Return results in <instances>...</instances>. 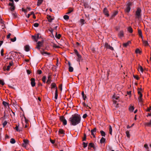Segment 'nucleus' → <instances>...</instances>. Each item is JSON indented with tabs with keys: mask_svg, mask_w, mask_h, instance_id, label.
Here are the masks:
<instances>
[{
	"mask_svg": "<svg viewBox=\"0 0 151 151\" xmlns=\"http://www.w3.org/2000/svg\"><path fill=\"white\" fill-rule=\"evenodd\" d=\"M100 133L101 134V135L103 137H105L106 135V134L102 130L100 131Z\"/></svg>",
	"mask_w": 151,
	"mask_h": 151,
	"instance_id": "nucleus-33",
	"label": "nucleus"
},
{
	"mask_svg": "<svg viewBox=\"0 0 151 151\" xmlns=\"http://www.w3.org/2000/svg\"><path fill=\"white\" fill-rule=\"evenodd\" d=\"M68 64L69 66V71L70 72H72L73 70V68L71 66V64L69 62H68Z\"/></svg>",
	"mask_w": 151,
	"mask_h": 151,
	"instance_id": "nucleus-12",
	"label": "nucleus"
},
{
	"mask_svg": "<svg viewBox=\"0 0 151 151\" xmlns=\"http://www.w3.org/2000/svg\"><path fill=\"white\" fill-rule=\"evenodd\" d=\"M43 0H38L37 2V5L38 6H40L42 4Z\"/></svg>",
	"mask_w": 151,
	"mask_h": 151,
	"instance_id": "nucleus-25",
	"label": "nucleus"
},
{
	"mask_svg": "<svg viewBox=\"0 0 151 151\" xmlns=\"http://www.w3.org/2000/svg\"><path fill=\"white\" fill-rule=\"evenodd\" d=\"M68 11V12L66 13L67 14H69L72 12L73 11V9L71 8H69Z\"/></svg>",
	"mask_w": 151,
	"mask_h": 151,
	"instance_id": "nucleus-31",
	"label": "nucleus"
},
{
	"mask_svg": "<svg viewBox=\"0 0 151 151\" xmlns=\"http://www.w3.org/2000/svg\"><path fill=\"white\" fill-rule=\"evenodd\" d=\"M64 19L66 20H68L69 18V17L67 15H65L63 17Z\"/></svg>",
	"mask_w": 151,
	"mask_h": 151,
	"instance_id": "nucleus-40",
	"label": "nucleus"
},
{
	"mask_svg": "<svg viewBox=\"0 0 151 151\" xmlns=\"http://www.w3.org/2000/svg\"><path fill=\"white\" fill-rule=\"evenodd\" d=\"M8 6H10L9 9L12 12L14 11L15 9V6L14 3H9L8 4Z\"/></svg>",
	"mask_w": 151,
	"mask_h": 151,
	"instance_id": "nucleus-3",
	"label": "nucleus"
},
{
	"mask_svg": "<svg viewBox=\"0 0 151 151\" xmlns=\"http://www.w3.org/2000/svg\"><path fill=\"white\" fill-rule=\"evenodd\" d=\"M37 73L39 74H40L42 73V71L41 70H38L37 71Z\"/></svg>",
	"mask_w": 151,
	"mask_h": 151,
	"instance_id": "nucleus-61",
	"label": "nucleus"
},
{
	"mask_svg": "<svg viewBox=\"0 0 151 151\" xmlns=\"http://www.w3.org/2000/svg\"><path fill=\"white\" fill-rule=\"evenodd\" d=\"M131 5V3L130 2L129 3L127 6L126 8L125 9V12H126L128 13L130 10V6Z\"/></svg>",
	"mask_w": 151,
	"mask_h": 151,
	"instance_id": "nucleus-6",
	"label": "nucleus"
},
{
	"mask_svg": "<svg viewBox=\"0 0 151 151\" xmlns=\"http://www.w3.org/2000/svg\"><path fill=\"white\" fill-rule=\"evenodd\" d=\"M142 41H143V43L145 46H147L149 44H148V43L147 41H144V40H142Z\"/></svg>",
	"mask_w": 151,
	"mask_h": 151,
	"instance_id": "nucleus-32",
	"label": "nucleus"
},
{
	"mask_svg": "<svg viewBox=\"0 0 151 151\" xmlns=\"http://www.w3.org/2000/svg\"><path fill=\"white\" fill-rule=\"evenodd\" d=\"M61 37V35L60 34L57 35V32H56L55 37L56 38L59 39Z\"/></svg>",
	"mask_w": 151,
	"mask_h": 151,
	"instance_id": "nucleus-29",
	"label": "nucleus"
},
{
	"mask_svg": "<svg viewBox=\"0 0 151 151\" xmlns=\"http://www.w3.org/2000/svg\"><path fill=\"white\" fill-rule=\"evenodd\" d=\"M87 116V114H84L83 116V118L84 119Z\"/></svg>",
	"mask_w": 151,
	"mask_h": 151,
	"instance_id": "nucleus-63",
	"label": "nucleus"
},
{
	"mask_svg": "<svg viewBox=\"0 0 151 151\" xmlns=\"http://www.w3.org/2000/svg\"><path fill=\"white\" fill-rule=\"evenodd\" d=\"M126 134L127 137L128 138H129L130 137V135L129 132V131H127L126 132Z\"/></svg>",
	"mask_w": 151,
	"mask_h": 151,
	"instance_id": "nucleus-48",
	"label": "nucleus"
},
{
	"mask_svg": "<svg viewBox=\"0 0 151 151\" xmlns=\"http://www.w3.org/2000/svg\"><path fill=\"white\" fill-rule=\"evenodd\" d=\"M135 52L136 53H140L141 52L138 49H136L135 50Z\"/></svg>",
	"mask_w": 151,
	"mask_h": 151,
	"instance_id": "nucleus-44",
	"label": "nucleus"
},
{
	"mask_svg": "<svg viewBox=\"0 0 151 151\" xmlns=\"http://www.w3.org/2000/svg\"><path fill=\"white\" fill-rule=\"evenodd\" d=\"M141 10L140 9L138 8L137 9V11L136 12V15L137 16V18H139L140 16V13Z\"/></svg>",
	"mask_w": 151,
	"mask_h": 151,
	"instance_id": "nucleus-7",
	"label": "nucleus"
},
{
	"mask_svg": "<svg viewBox=\"0 0 151 151\" xmlns=\"http://www.w3.org/2000/svg\"><path fill=\"white\" fill-rule=\"evenodd\" d=\"M41 47V46L40 45L37 44V45L35 47V48L38 49L40 51V47Z\"/></svg>",
	"mask_w": 151,
	"mask_h": 151,
	"instance_id": "nucleus-46",
	"label": "nucleus"
},
{
	"mask_svg": "<svg viewBox=\"0 0 151 151\" xmlns=\"http://www.w3.org/2000/svg\"><path fill=\"white\" fill-rule=\"evenodd\" d=\"M43 42L44 41L43 40H42L41 41H38L37 42V44L40 45L41 46H42L43 45Z\"/></svg>",
	"mask_w": 151,
	"mask_h": 151,
	"instance_id": "nucleus-24",
	"label": "nucleus"
},
{
	"mask_svg": "<svg viewBox=\"0 0 151 151\" xmlns=\"http://www.w3.org/2000/svg\"><path fill=\"white\" fill-rule=\"evenodd\" d=\"M83 147L84 148H85L87 146V143H86L85 142H83Z\"/></svg>",
	"mask_w": 151,
	"mask_h": 151,
	"instance_id": "nucleus-49",
	"label": "nucleus"
},
{
	"mask_svg": "<svg viewBox=\"0 0 151 151\" xmlns=\"http://www.w3.org/2000/svg\"><path fill=\"white\" fill-rule=\"evenodd\" d=\"M31 85H35V78H32L30 79Z\"/></svg>",
	"mask_w": 151,
	"mask_h": 151,
	"instance_id": "nucleus-16",
	"label": "nucleus"
},
{
	"mask_svg": "<svg viewBox=\"0 0 151 151\" xmlns=\"http://www.w3.org/2000/svg\"><path fill=\"white\" fill-rule=\"evenodd\" d=\"M15 129L17 130V131L18 132H20L21 131V130L19 128L18 126H17L15 127Z\"/></svg>",
	"mask_w": 151,
	"mask_h": 151,
	"instance_id": "nucleus-45",
	"label": "nucleus"
},
{
	"mask_svg": "<svg viewBox=\"0 0 151 151\" xmlns=\"http://www.w3.org/2000/svg\"><path fill=\"white\" fill-rule=\"evenodd\" d=\"M134 109V106H131L129 108V110L131 112H133Z\"/></svg>",
	"mask_w": 151,
	"mask_h": 151,
	"instance_id": "nucleus-35",
	"label": "nucleus"
},
{
	"mask_svg": "<svg viewBox=\"0 0 151 151\" xmlns=\"http://www.w3.org/2000/svg\"><path fill=\"white\" fill-rule=\"evenodd\" d=\"M89 145L91 147H93V144L92 143H89Z\"/></svg>",
	"mask_w": 151,
	"mask_h": 151,
	"instance_id": "nucleus-60",
	"label": "nucleus"
},
{
	"mask_svg": "<svg viewBox=\"0 0 151 151\" xmlns=\"http://www.w3.org/2000/svg\"><path fill=\"white\" fill-rule=\"evenodd\" d=\"M128 31L130 33H132L133 32L132 29L131 27H129L128 28Z\"/></svg>",
	"mask_w": 151,
	"mask_h": 151,
	"instance_id": "nucleus-42",
	"label": "nucleus"
},
{
	"mask_svg": "<svg viewBox=\"0 0 151 151\" xmlns=\"http://www.w3.org/2000/svg\"><path fill=\"white\" fill-rule=\"evenodd\" d=\"M144 147L145 148V149H146L147 150H148L149 148L148 145L147 144H145L144 145Z\"/></svg>",
	"mask_w": 151,
	"mask_h": 151,
	"instance_id": "nucleus-55",
	"label": "nucleus"
},
{
	"mask_svg": "<svg viewBox=\"0 0 151 151\" xmlns=\"http://www.w3.org/2000/svg\"><path fill=\"white\" fill-rule=\"evenodd\" d=\"M2 103L4 105L5 107H6L7 106H8V104L6 102L3 101Z\"/></svg>",
	"mask_w": 151,
	"mask_h": 151,
	"instance_id": "nucleus-41",
	"label": "nucleus"
},
{
	"mask_svg": "<svg viewBox=\"0 0 151 151\" xmlns=\"http://www.w3.org/2000/svg\"><path fill=\"white\" fill-rule=\"evenodd\" d=\"M81 94L82 95V97L84 100H85L86 98V96L84 95V93L83 91L82 92Z\"/></svg>",
	"mask_w": 151,
	"mask_h": 151,
	"instance_id": "nucleus-30",
	"label": "nucleus"
},
{
	"mask_svg": "<svg viewBox=\"0 0 151 151\" xmlns=\"http://www.w3.org/2000/svg\"><path fill=\"white\" fill-rule=\"evenodd\" d=\"M96 128H94L93 129H92L91 130V134L94 137H95V136L94 134V132H96Z\"/></svg>",
	"mask_w": 151,
	"mask_h": 151,
	"instance_id": "nucleus-13",
	"label": "nucleus"
},
{
	"mask_svg": "<svg viewBox=\"0 0 151 151\" xmlns=\"http://www.w3.org/2000/svg\"><path fill=\"white\" fill-rule=\"evenodd\" d=\"M76 55L78 57V60L79 61L81 59V58L82 57L81 55L79 53L77 54V55Z\"/></svg>",
	"mask_w": 151,
	"mask_h": 151,
	"instance_id": "nucleus-38",
	"label": "nucleus"
},
{
	"mask_svg": "<svg viewBox=\"0 0 151 151\" xmlns=\"http://www.w3.org/2000/svg\"><path fill=\"white\" fill-rule=\"evenodd\" d=\"M112 127L111 126H110L109 127V133L111 135H112Z\"/></svg>",
	"mask_w": 151,
	"mask_h": 151,
	"instance_id": "nucleus-34",
	"label": "nucleus"
},
{
	"mask_svg": "<svg viewBox=\"0 0 151 151\" xmlns=\"http://www.w3.org/2000/svg\"><path fill=\"white\" fill-rule=\"evenodd\" d=\"M105 141V139L103 137H102L100 139V143L101 144L104 143Z\"/></svg>",
	"mask_w": 151,
	"mask_h": 151,
	"instance_id": "nucleus-26",
	"label": "nucleus"
},
{
	"mask_svg": "<svg viewBox=\"0 0 151 151\" xmlns=\"http://www.w3.org/2000/svg\"><path fill=\"white\" fill-rule=\"evenodd\" d=\"M105 47L106 48L109 49L111 50H114L113 48L109 45L107 43H106L105 44Z\"/></svg>",
	"mask_w": 151,
	"mask_h": 151,
	"instance_id": "nucleus-9",
	"label": "nucleus"
},
{
	"mask_svg": "<svg viewBox=\"0 0 151 151\" xmlns=\"http://www.w3.org/2000/svg\"><path fill=\"white\" fill-rule=\"evenodd\" d=\"M27 72L28 75L30 74V73H31V71L29 70H27Z\"/></svg>",
	"mask_w": 151,
	"mask_h": 151,
	"instance_id": "nucleus-62",
	"label": "nucleus"
},
{
	"mask_svg": "<svg viewBox=\"0 0 151 151\" xmlns=\"http://www.w3.org/2000/svg\"><path fill=\"white\" fill-rule=\"evenodd\" d=\"M131 43V42L130 41H128L127 43H123V45L124 47H126L127 46H128L129 44H130Z\"/></svg>",
	"mask_w": 151,
	"mask_h": 151,
	"instance_id": "nucleus-20",
	"label": "nucleus"
},
{
	"mask_svg": "<svg viewBox=\"0 0 151 151\" xmlns=\"http://www.w3.org/2000/svg\"><path fill=\"white\" fill-rule=\"evenodd\" d=\"M138 32L139 36L142 39L143 36L142 35V32L141 30L139 29H138Z\"/></svg>",
	"mask_w": 151,
	"mask_h": 151,
	"instance_id": "nucleus-19",
	"label": "nucleus"
},
{
	"mask_svg": "<svg viewBox=\"0 0 151 151\" xmlns=\"http://www.w3.org/2000/svg\"><path fill=\"white\" fill-rule=\"evenodd\" d=\"M28 140L24 139L23 140V143L22 144L23 146L24 147H25L26 145L28 144Z\"/></svg>",
	"mask_w": 151,
	"mask_h": 151,
	"instance_id": "nucleus-15",
	"label": "nucleus"
},
{
	"mask_svg": "<svg viewBox=\"0 0 151 151\" xmlns=\"http://www.w3.org/2000/svg\"><path fill=\"white\" fill-rule=\"evenodd\" d=\"M63 124L64 125H66L67 124V122L66 120L65 119L64 121H63Z\"/></svg>",
	"mask_w": 151,
	"mask_h": 151,
	"instance_id": "nucleus-53",
	"label": "nucleus"
},
{
	"mask_svg": "<svg viewBox=\"0 0 151 151\" xmlns=\"http://www.w3.org/2000/svg\"><path fill=\"white\" fill-rule=\"evenodd\" d=\"M145 125L148 127H150L151 126V119L149 122L145 123Z\"/></svg>",
	"mask_w": 151,
	"mask_h": 151,
	"instance_id": "nucleus-27",
	"label": "nucleus"
},
{
	"mask_svg": "<svg viewBox=\"0 0 151 151\" xmlns=\"http://www.w3.org/2000/svg\"><path fill=\"white\" fill-rule=\"evenodd\" d=\"M151 110V106H150V108H147V109L146 110V111H149Z\"/></svg>",
	"mask_w": 151,
	"mask_h": 151,
	"instance_id": "nucleus-64",
	"label": "nucleus"
},
{
	"mask_svg": "<svg viewBox=\"0 0 151 151\" xmlns=\"http://www.w3.org/2000/svg\"><path fill=\"white\" fill-rule=\"evenodd\" d=\"M124 33L122 31H121L119 33V36L120 37H122L123 36Z\"/></svg>",
	"mask_w": 151,
	"mask_h": 151,
	"instance_id": "nucleus-28",
	"label": "nucleus"
},
{
	"mask_svg": "<svg viewBox=\"0 0 151 151\" xmlns=\"http://www.w3.org/2000/svg\"><path fill=\"white\" fill-rule=\"evenodd\" d=\"M5 84L4 81L3 80H2L0 79V84L1 85H4Z\"/></svg>",
	"mask_w": 151,
	"mask_h": 151,
	"instance_id": "nucleus-43",
	"label": "nucleus"
},
{
	"mask_svg": "<svg viewBox=\"0 0 151 151\" xmlns=\"http://www.w3.org/2000/svg\"><path fill=\"white\" fill-rule=\"evenodd\" d=\"M103 12L104 14L107 17L109 16V14H108V11L106 8H105L103 11Z\"/></svg>",
	"mask_w": 151,
	"mask_h": 151,
	"instance_id": "nucleus-11",
	"label": "nucleus"
},
{
	"mask_svg": "<svg viewBox=\"0 0 151 151\" xmlns=\"http://www.w3.org/2000/svg\"><path fill=\"white\" fill-rule=\"evenodd\" d=\"M138 70L139 71H140L142 73L143 72V69L142 67L141 66L139 65V68H138Z\"/></svg>",
	"mask_w": 151,
	"mask_h": 151,
	"instance_id": "nucleus-36",
	"label": "nucleus"
},
{
	"mask_svg": "<svg viewBox=\"0 0 151 151\" xmlns=\"http://www.w3.org/2000/svg\"><path fill=\"white\" fill-rule=\"evenodd\" d=\"M47 81L46 82V83L47 84H50L51 83V82L52 81L51 80V76L50 75H49L47 77Z\"/></svg>",
	"mask_w": 151,
	"mask_h": 151,
	"instance_id": "nucleus-10",
	"label": "nucleus"
},
{
	"mask_svg": "<svg viewBox=\"0 0 151 151\" xmlns=\"http://www.w3.org/2000/svg\"><path fill=\"white\" fill-rule=\"evenodd\" d=\"M10 67H11V66L10 65H8L7 66L6 68V70L7 71H9L10 69Z\"/></svg>",
	"mask_w": 151,
	"mask_h": 151,
	"instance_id": "nucleus-59",
	"label": "nucleus"
},
{
	"mask_svg": "<svg viewBox=\"0 0 151 151\" xmlns=\"http://www.w3.org/2000/svg\"><path fill=\"white\" fill-rule=\"evenodd\" d=\"M81 120V117L77 114L73 115L69 119L70 122V124L75 126L78 124L80 122Z\"/></svg>",
	"mask_w": 151,
	"mask_h": 151,
	"instance_id": "nucleus-1",
	"label": "nucleus"
},
{
	"mask_svg": "<svg viewBox=\"0 0 151 151\" xmlns=\"http://www.w3.org/2000/svg\"><path fill=\"white\" fill-rule=\"evenodd\" d=\"M56 86H52L51 87V88H52V89L54 88V89H55V98L56 99H57L58 98V91H57V87Z\"/></svg>",
	"mask_w": 151,
	"mask_h": 151,
	"instance_id": "nucleus-5",
	"label": "nucleus"
},
{
	"mask_svg": "<svg viewBox=\"0 0 151 151\" xmlns=\"http://www.w3.org/2000/svg\"><path fill=\"white\" fill-rule=\"evenodd\" d=\"M134 78L138 80L139 79V77L137 75H134Z\"/></svg>",
	"mask_w": 151,
	"mask_h": 151,
	"instance_id": "nucleus-56",
	"label": "nucleus"
},
{
	"mask_svg": "<svg viewBox=\"0 0 151 151\" xmlns=\"http://www.w3.org/2000/svg\"><path fill=\"white\" fill-rule=\"evenodd\" d=\"M83 5L85 8L91 9V6L89 5L87 2H84Z\"/></svg>",
	"mask_w": 151,
	"mask_h": 151,
	"instance_id": "nucleus-8",
	"label": "nucleus"
},
{
	"mask_svg": "<svg viewBox=\"0 0 151 151\" xmlns=\"http://www.w3.org/2000/svg\"><path fill=\"white\" fill-rule=\"evenodd\" d=\"M118 14V12L117 11H114L113 12V14L111 15V17L112 18L114 17L115 16H116L117 14Z\"/></svg>",
	"mask_w": 151,
	"mask_h": 151,
	"instance_id": "nucleus-22",
	"label": "nucleus"
},
{
	"mask_svg": "<svg viewBox=\"0 0 151 151\" xmlns=\"http://www.w3.org/2000/svg\"><path fill=\"white\" fill-rule=\"evenodd\" d=\"M60 120L62 122H63L64 120L65 119V117L63 116H61L60 118Z\"/></svg>",
	"mask_w": 151,
	"mask_h": 151,
	"instance_id": "nucleus-47",
	"label": "nucleus"
},
{
	"mask_svg": "<svg viewBox=\"0 0 151 151\" xmlns=\"http://www.w3.org/2000/svg\"><path fill=\"white\" fill-rule=\"evenodd\" d=\"M4 50L3 49H1V56H3L4 55Z\"/></svg>",
	"mask_w": 151,
	"mask_h": 151,
	"instance_id": "nucleus-58",
	"label": "nucleus"
},
{
	"mask_svg": "<svg viewBox=\"0 0 151 151\" xmlns=\"http://www.w3.org/2000/svg\"><path fill=\"white\" fill-rule=\"evenodd\" d=\"M10 142L12 144H14L15 142V140L14 139L11 138L10 139Z\"/></svg>",
	"mask_w": 151,
	"mask_h": 151,
	"instance_id": "nucleus-37",
	"label": "nucleus"
},
{
	"mask_svg": "<svg viewBox=\"0 0 151 151\" xmlns=\"http://www.w3.org/2000/svg\"><path fill=\"white\" fill-rule=\"evenodd\" d=\"M59 134H64V131L63 129H60L59 131Z\"/></svg>",
	"mask_w": 151,
	"mask_h": 151,
	"instance_id": "nucleus-39",
	"label": "nucleus"
},
{
	"mask_svg": "<svg viewBox=\"0 0 151 151\" xmlns=\"http://www.w3.org/2000/svg\"><path fill=\"white\" fill-rule=\"evenodd\" d=\"M48 30L52 33V34L53 32V29H52L51 28H50L48 29Z\"/></svg>",
	"mask_w": 151,
	"mask_h": 151,
	"instance_id": "nucleus-57",
	"label": "nucleus"
},
{
	"mask_svg": "<svg viewBox=\"0 0 151 151\" xmlns=\"http://www.w3.org/2000/svg\"><path fill=\"white\" fill-rule=\"evenodd\" d=\"M33 25L35 27H37L39 25V24L37 23H35L33 24Z\"/></svg>",
	"mask_w": 151,
	"mask_h": 151,
	"instance_id": "nucleus-54",
	"label": "nucleus"
},
{
	"mask_svg": "<svg viewBox=\"0 0 151 151\" xmlns=\"http://www.w3.org/2000/svg\"><path fill=\"white\" fill-rule=\"evenodd\" d=\"M9 88L13 89L15 90H17L18 89L17 86H9Z\"/></svg>",
	"mask_w": 151,
	"mask_h": 151,
	"instance_id": "nucleus-17",
	"label": "nucleus"
},
{
	"mask_svg": "<svg viewBox=\"0 0 151 151\" xmlns=\"http://www.w3.org/2000/svg\"><path fill=\"white\" fill-rule=\"evenodd\" d=\"M40 53L42 55H50V53L49 52H46L42 51L41 50H40Z\"/></svg>",
	"mask_w": 151,
	"mask_h": 151,
	"instance_id": "nucleus-18",
	"label": "nucleus"
},
{
	"mask_svg": "<svg viewBox=\"0 0 151 151\" xmlns=\"http://www.w3.org/2000/svg\"><path fill=\"white\" fill-rule=\"evenodd\" d=\"M25 50L27 52L29 51V45H26L24 47Z\"/></svg>",
	"mask_w": 151,
	"mask_h": 151,
	"instance_id": "nucleus-21",
	"label": "nucleus"
},
{
	"mask_svg": "<svg viewBox=\"0 0 151 151\" xmlns=\"http://www.w3.org/2000/svg\"><path fill=\"white\" fill-rule=\"evenodd\" d=\"M16 40V38L14 37L13 38L11 39V40L12 42H14Z\"/></svg>",
	"mask_w": 151,
	"mask_h": 151,
	"instance_id": "nucleus-51",
	"label": "nucleus"
},
{
	"mask_svg": "<svg viewBox=\"0 0 151 151\" xmlns=\"http://www.w3.org/2000/svg\"><path fill=\"white\" fill-rule=\"evenodd\" d=\"M113 104L114 106L116 107H119V105L117 103L119 102V96L118 94H114L113 96Z\"/></svg>",
	"mask_w": 151,
	"mask_h": 151,
	"instance_id": "nucleus-2",
	"label": "nucleus"
},
{
	"mask_svg": "<svg viewBox=\"0 0 151 151\" xmlns=\"http://www.w3.org/2000/svg\"><path fill=\"white\" fill-rule=\"evenodd\" d=\"M47 18L48 21L50 22H51L54 19V18L52 17L50 15H48Z\"/></svg>",
	"mask_w": 151,
	"mask_h": 151,
	"instance_id": "nucleus-14",
	"label": "nucleus"
},
{
	"mask_svg": "<svg viewBox=\"0 0 151 151\" xmlns=\"http://www.w3.org/2000/svg\"><path fill=\"white\" fill-rule=\"evenodd\" d=\"M84 20L82 19H80V22L82 24H84Z\"/></svg>",
	"mask_w": 151,
	"mask_h": 151,
	"instance_id": "nucleus-52",
	"label": "nucleus"
},
{
	"mask_svg": "<svg viewBox=\"0 0 151 151\" xmlns=\"http://www.w3.org/2000/svg\"><path fill=\"white\" fill-rule=\"evenodd\" d=\"M47 80V78L46 76H44L42 78V81L44 83H46V81Z\"/></svg>",
	"mask_w": 151,
	"mask_h": 151,
	"instance_id": "nucleus-23",
	"label": "nucleus"
},
{
	"mask_svg": "<svg viewBox=\"0 0 151 151\" xmlns=\"http://www.w3.org/2000/svg\"><path fill=\"white\" fill-rule=\"evenodd\" d=\"M40 34L37 33V34L36 36L35 35H32V38L33 40H34V41L35 42H37L38 40V39L40 37Z\"/></svg>",
	"mask_w": 151,
	"mask_h": 151,
	"instance_id": "nucleus-4",
	"label": "nucleus"
},
{
	"mask_svg": "<svg viewBox=\"0 0 151 151\" xmlns=\"http://www.w3.org/2000/svg\"><path fill=\"white\" fill-rule=\"evenodd\" d=\"M7 123V122L6 121H5L3 124V127H4L5 126H6Z\"/></svg>",
	"mask_w": 151,
	"mask_h": 151,
	"instance_id": "nucleus-50",
	"label": "nucleus"
}]
</instances>
